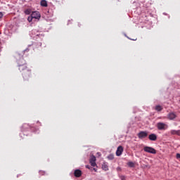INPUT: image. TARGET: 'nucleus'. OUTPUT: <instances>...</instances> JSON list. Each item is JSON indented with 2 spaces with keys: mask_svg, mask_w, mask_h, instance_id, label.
<instances>
[{
  "mask_svg": "<svg viewBox=\"0 0 180 180\" xmlns=\"http://www.w3.org/2000/svg\"><path fill=\"white\" fill-rule=\"evenodd\" d=\"M41 18V14L39 11H32L30 16L27 18L28 22L30 23L32 22H39Z\"/></svg>",
  "mask_w": 180,
  "mask_h": 180,
  "instance_id": "nucleus-1",
  "label": "nucleus"
},
{
  "mask_svg": "<svg viewBox=\"0 0 180 180\" xmlns=\"http://www.w3.org/2000/svg\"><path fill=\"white\" fill-rule=\"evenodd\" d=\"M143 150L146 153H149L150 154H157V150H155V149H154V148H151L150 146H145L143 148Z\"/></svg>",
  "mask_w": 180,
  "mask_h": 180,
  "instance_id": "nucleus-2",
  "label": "nucleus"
},
{
  "mask_svg": "<svg viewBox=\"0 0 180 180\" xmlns=\"http://www.w3.org/2000/svg\"><path fill=\"white\" fill-rule=\"evenodd\" d=\"M157 127L158 130H166V129H168V125L163 122H158L157 124Z\"/></svg>",
  "mask_w": 180,
  "mask_h": 180,
  "instance_id": "nucleus-3",
  "label": "nucleus"
},
{
  "mask_svg": "<svg viewBox=\"0 0 180 180\" xmlns=\"http://www.w3.org/2000/svg\"><path fill=\"white\" fill-rule=\"evenodd\" d=\"M147 136H148V131H140L138 134V137H139V139H146V137H147Z\"/></svg>",
  "mask_w": 180,
  "mask_h": 180,
  "instance_id": "nucleus-4",
  "label": "nucleus"
},
{
  "mask_svg": "<svg viewBox=\"0 0 180 180\" xmlns=\"http://www.w3.org/2000/svg\"><path fill=\"white\" fill-rule=\"evenodd\" d=\"M122 153H123V146H118L117 151H116V155L119 157L120 155H122Z\"/></svg>",
  "mask_w": 180,
  "mask_h": 180,
  "instance_id": "nucleus-5",
  "label": "nucleus"
},
{
  "mask_svg": "<svg viewBox=\"0 0 180 180\" xmlns=\"http://www.w3.org/2000/svg\"><path fill=\"white\" fill-rule=\"evenodd\" d=\"M74 175L76 176V178H79V176H82V171L79 169H76L74 172Z\"/></svg>",
  "mask_w": 180,
  "mask_h": 180,
  "instance_id": "nucleus-6",
  "label": "nucleus"
},
{
  "mask_svg": "<svg viewBox=\"0 0 180 180\" xmlns=\"http://www.w3.org/2000/svg\"><path fill=\"white\" fill-rule=\"evenodd\" d=\"M176 117V115L174 112H170L168 115V119H169V120H174Z\"/></svg>",
  "mask_w": 180,
  "mask_h": 180,
  "instance_id": "nucleus-7",
  "label": "nucleus"
},
{
  "mask_svg": "<svg viewBox=\"0 0 180 180\" xmlns=\"http://www.w3.org/2000/svg\"><path fill=\"white\" fill-rule=\"evenodd\" d=\"M148 139L150 141H155V140H157V135L155 134H150Z\"/></svg>",
  "mask_w": 180,
  "mask_h": 180,
  "instance_id": "nucleus-8",
  "label": "nucleus"
},
{
  "mask_svg": "<svg viewBox=\"0 0 180 180\" xmlns=\"http://www.w3.org/2000/svg\"><path fill=\"white\" fill-rule=\"evenodd\" d=\"M171 134L173 136H180V130H171L170 131Z\"/></svg>",
  "mask_w": 180,
  "mask_h": 180,
  "instance_id": "nucleus-9",
  "label": "nucleus"
},
{
  "mask_svg": "<svg viewBox=\"0 0 180 180\" xmlns=\"http://www.w3.org/2000/svg\"><path fill=\"white\" fill-rule=\"evenodd\" d=\"M90 164L91 167H96V159L95 158L90 159Z\"/></svg>",
  "mask_w": 180,
  "mask_h": 180,
  "instance_id": "nucleus-10",
  "label": "nucleus"
},
{
  "mask_svg": "<svg viewBox=\"0 0 180 180\" xmlns=\"http://www.w3.org/2000/svg\"><path fill=\"white\" fill-rule=\"evenodd\" d=\"M27 68V66L26 65H19V70L20 71H25Z\"/></svg>",
  "mask_w": 180,
  "mask_h": 180,
  "instance_id": "nucleus-11",
  "label": "nucleus"
},
{
  "mask_svg": "<svg viewBox=\"0 0 180 180\" xmlns=\"http://www.w3.org/2000/svg\"><path fill=\"white\" fill-rule=\"evenodd\" d=\"M41 6H47V1L46 0H41Z\"/></svg>",
  "mask_w": 180,
  "mask_h": 180,
  "instance_id": "nucleus-12",
  "label": "nucleus"
},
{
  "mask_svg": "<svg viewBox=\"0 0 180 180\" xmlns=\"http://www.w3.org/2000/svg\"><path fill=\"white\" fill-rule=\"evenodd\" d=\"M155 110H157L158 112H161V110H162V106H161V105H156L155 106Z\"/></svg>",
  "mask_w": 180,
  "mask_h": 180,
  "instance_id": "nucleus-13",
  "label": "nucleus"
},
{
  "mask_svg": "<svg viewBox=\"0 0 180 180\" xmlns=\"http://www.w3.org/2000/svg\"><path fill=\"white\" fill-rule=\"evenodd\" d=\"M127 165H128V167H129L130 168H134V162H127Z\"/></svg>",
  "mask_w": 180,
  "mask_h": 180,
  "instance_id": "nucleus-14",
  "label": "nucleus"
},
{
  "mask_svg": "<svg viewBox=\"0 0 180 180\" xmlns=\"http://www.w3.org/2000/svg\"><path fill=\"white\" fill-rule=\"evenodd\" d=\"M102 168H103V169H104V171H108V169H109L108 165L106 164H105V163H103L102 165Z\"/></svg>",
  "mask_w": 180,
  "mask_h": 180,
  "instance_id": "nucleus-15",
  "label": "nucleus"
},
{
  "mask_svg": "<svg viewBox=\"0 0 180 180\" xmlns=\"http://www.w3.org/2000/svg\"><path fill=\"white\" fill-rule=\"evenodd\" d=\"M25 15H32V10L31 9H27L25 11Z\"/></svg>",
  "mask_w": 180,
  "mask_h": 180,
  "instance_id": "nucleus-16",
  "label": "nucleus"
},
{
  "mask_svg": "<svg viewBox=\"0 0 180 180\" xmlns=\"http://www.w3.org/2000/svg\"><path fill=\"white\" fill-rule=\"evenodd\" d=\"M120 178L121 180H126V176H120Z\"/></svg>",
  "mask_w": 180,
  "mask_h": 180,
  "instance_id": "nucleus-17",
  "label": "nucleus"
},
{
  "mask_svg": "<svg viewBox=\"0 0 180 180\" xmlns=\"http://www.w3.org/2000/svg\"><path fill=\"white\" fill-rule=\"evenodd\" d=\"M4 14L2 13V12H0V19H1V18H3Z\"/></svg>",
  "mask_w": 180,
  "mask_h": 180,
  "instance_id": "nucleus-18",
  "label": "nucleus"
},
{
  "mask_svg": "<svg viewBox=\"0 0 180 180\" xmlns=\"http://www.w3.org/2000/svg\"><path fill=\"white\" fill-rule=\"evenodd\" d=\"M86 168H87L88 169H91V167H89V165H86Z\"/></svg>",
  "mask_w": 180,
  "mask_h": 180,
  "instance_id": "nucleus-19",
  "label": "nucleus"
},
{
  "mask_svg": "<svg viewBox=\"0 0 180 180\" xmlns=\"http://www.w3.org/2000/svg\"><path fill=\"white\" fill-rule=\"evenodd\" d=\"M176 158H180V154L179 153L176 154Z\"/></svg>",
  "mask_w": 180,
  "mask_h": 180,
  "instance_id": "nucleus-20",
  "label": "nucleus"
},
{
  "mask_svg": "<svg viewBox=\"0 0 180 180\" xmlns=\"http://www.w3.org/2000/svg\"><path fill=\"white\" fill-rule=\"evenodd\" d=\"M96 157H101V153H97V156Z\"/></svg>",
  "mask_w": 180,
  "mask_h": 180,
  "instance_id": "nucleus-21",
  "label": "nucleus"
},
{
  "mask_svg": "<svg viewBox=\"0 0 180 180\" xmlns=\"http://www.w3.org/2000/svg\"><path fill=\"white\" fill-rule=\"evenodd\" d=\"M108 158H113V155H110V156H108Z\"/></svg>",
  "mask_w": 180,
  "mask_h": 180,
  "instance_id": "nucleus-22",
  "label": "nucleus"
},
{
  "mask_svg": "<svg viewBox=\"0 0 180 180\" xmlns=\"http://www.w3.org/2000/svg\"><path fill=\"white\" fill-rule=\"evenodd\" d=\"M94 171H95V172H96V168H93Z\"/></svg>",
  "mask_w": 180,
  "mask_h": 180,
  "instance_id": "nucleus-23",
  "label": "nucleus"
},
{
  "mask_svg": "<svg viewBox=\"0 0 180 180\" xmlns=\"http://www.w3.org/2000/svg\"><path fill=\"white\" fill-rule=\"evenodd\" d=\"M28 75H30V72L28 71Z\"/></svg>",
  "mask_w": 180,
  "mask_h": 180,
  "instance_id": "nucleus-24",
  "label": "nucleus"
},
{
  "mask_svg": "<svg viewBox=\"0 0 180 180\" xmlns=\"http://www.w3.org/2000/svg\"><path fill=\"white\" fill-rule=\"evenodd\" d=\"M93 158H96V156H93Z\"/></svg>",
  "mask_w": 180,
  "mask_h": 180,
  "instance_id": "nucleus-25",
  "label": "nucleus"
},
{
  "mask_svg": "<svg viewBox=\"0 0 180 180\" xmlns=\"http://www.w3.org/2000/svg\"><path fill=\"white\" fill-rule=\"evenodd\" d=\"M25 51H27V49H26Z\"/></svg>",
  "mask_w": 180,
  "mask_h": 180,
  "instance_id": "nucleus-26",
  "label": "nucleus"
}]
</instances>
